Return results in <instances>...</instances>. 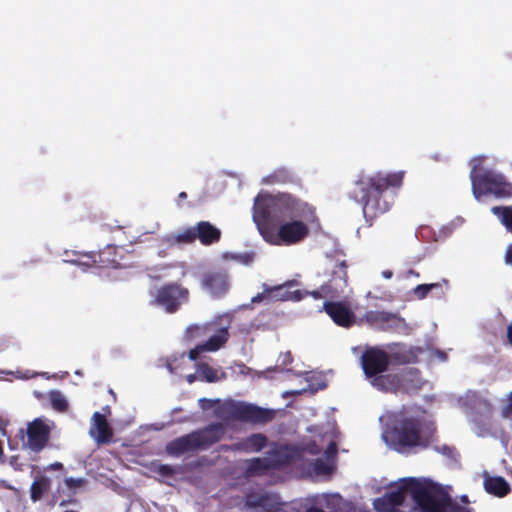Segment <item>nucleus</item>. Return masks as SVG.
<instances>
[{
    "instance_id": "45",
    "label": "nucleus",
    "mask_w": 512,
    "mask_h": 512,
    "mask_svg": "<svg viewBox=\"0 0 512 512\" xmlns=\"http://www.w3.org/2000/svg\"><path fill=\"white\" fill-rule=\"evenodd\" d=\"M278 361L281 366H287L293 362V356L291 352L287 351L279 356Z\"/></svg>"
},
{
    "instance_id": "56",
    "label": "nucleus",
    "mask_w": 512,
    "mask_h": 512,
    "mask_svg": "<svg viewBox=\"0 0 512 512\" xmlns=\"http://www.w3.org/2000/svg\"><path fill=\"white\" fill-rule=\"evenodd\" d=\"M170 472V469L167 465L162 464V475H168Z\"/></svg>"
},
{
    "instance_id": "19",
    "label": "nucleus",
    "mask_w": 512,
    "mask_h": 512,
    "mask_svg": "<svg viewBox=\"0 0 512 512\" xmlns=\"http://www.w3.org/2000/svg\"><path fill=\"white\" fill-rule=\"evenodd\" d=\"M420 370L417 368H405L399 372V393L417 394L423 387Z\"/></svg>"
},
{
    "instance_id": "31",
    "label": "nucleus",
    "mask_w": 512,
    "mask_h": 512,
    "mask_svg": "<svg viewBox=\"0 0 512 512\" xmlns=\"http://www.w3.org/2000/svg\"><path fill=\"white\" fill-rule=\"evenodd\" d=\"M301 292L304 293L303 299L307 296H312L314 299H334L339 297L337 293H334V290L331 288V285L327 284L326 282L322 284L319 289L313 291L301 290Z\"/></svg>"
},
{
    "instance_id": "6",
    "label": "nucleus",
    "mask_w": 512,
    "mask_h": 512,
    "mask_svg": "<svg viewBox=\"0 0 512 512\" xmlns=\"http://www.w3.org/2000/svg\"><path fill=\"white\" fill-rule=\"evenodd\" d=\"M409 495L421 512H441L451 497L440 485L414 478L408 484Z\"/></svg>"
},
{
    "instance_id": "30",
    "label": "nucleus",
    "mask_w": 512,
    "mask_h": 512,
    "mask_svg": "<svg viewBox=\"0 0 512 512\" xmlns=\"http://www.w3.org/2000/svg\"><path fill=\"white\" fill-rule=\"evenodd\" d=\"M391 363L404 365L417 362V355L412 349H400L389 354Z\"/></svg>"
},
{
    "instance_id": "44",
    "label": "nucleus",
    "mask_w": 512,
    "mask_h": 512,
    "mask_svg": "<svg viewBox=\"0 0 512 512\" xmlns=\"http://www.w3.org/2000/svg\"><path fill=\"white\" fill-rule=\"evenodd\" d=\"M10 466L16 471L23 470V464L20 462V457L18 455H13L9 458Z\"/></svg>"
},
{
    "instance_id": "33",
    "label": "nucleus",
    "mask_w": 512,
    "mask_h": 512,
    "mask_svg": "<svg viewBox=\"0 0 512 512\" xmlns=\"http://www.w3.org/2000/svg\"><path fill=\"white\" fill-rule=\"evenodd\" d=\"M197 373L201 381L213 383L220 380L218 371L211 367L208 363H200L197 368Z\"/></svg>"
},
{
    "instance_id": "13",
    "label": "nucleus",
    "mask_w": 512,
    "mask_h": 512,
    "mask_svg": "<svg viewBox=\"0 0 512 512\" xmlns=\"http://www.w3.org/2000/svg\"><path fill=\"white\" fill-rule=\"evenodd\" d=\"M364 320L376 329L383 331L398 330L404 325V319L398 314L387 312L370 310L364 314Z\"/></svg>"
},
{
    "instance_id": "28",
    "label": "nucleus",
    "mask_w": 512,
    "mask_h": 512,
    "mask_svg": "<svg viewBox=\"0 0 512 512\" xmlns=\"http://www.w3.org/2000/svg\"><path fill=\"white\" fill-rule=\"evenodd\" d=\"M50 489V480L46 476L37 477L30 487V498L33 502L42 499L43 495Z\"/></svg>"
},
{
    "instance_id": "14",
    "label": "nucleus",
    "mask_w": 512,
    "mask_h": 512,
    "mask_svg": "<svg viewBox=\"0 0 512 512\" xmlns=\"http://www.w3.org/2000/svg\"><path fill=\"white\" fill-rule=\"evenodd\" d=\"M272 469L282 468L294 463L301 456L296 447L290 445H274L266 454Z\"/></svg>"
},
{
    "instance_id": "17",
    "label": "nucleus",
    "mask_w": 512,
    "mask_h": 512,
    "mask_svg": "<svg viewBox=\"0 0 512 512\" xmlns=\"http://www.w3.org/2000/svg\"><path fill=\"white\" fill-rule=\"evenodd\" d=\"M322 309L338 326L349 328L355 323L354 313L343 302L326 301Z\"/></svg>"
},
{
    "instance_id": "57",
    "label": "nucleus",
    "mask_w": 512,
    "mask_h": 512,
    "mask_svg": "<svg viewBox=\"0 0 512 512\" xmlns=\"http://www.w3.org/2000/svg\"><path fill=\"white\" fill-rule=\"evenodd\" d=\"M383 276L387 279L391 278L392 277V272L391 271H383Z\"/></svg>"
},
{
    "instance_id": "3",
    "label": "nucleus",
    "mask_w": 512,
    "mask_h": 512,
    "mask_svg": "<svg viewBox=\"0 0 512 512\" xmlns=\"http://www.w3.org/2000/svg\"><path fill=\"white\" fill-rule=\"evenodd\" d=\"M134 242H136L135 235L125 236V239L115 237L114 243L107 244L98 252L72 251V254L77 256V258L65 260V262L97 268H127L132 263L129 261L131 258L130 252L125 247L131 246Z\"/></svg>"
},
{
    "instance_id": "2",
    "label": "nucleus",
    "mask_w": 512,
    "mask_h": 512,
    "mask_svg": "<svg viewBox=\"0 0 512 512\" xmlns=\"http://www.w3.org/2000/svg\"><path fill=\"white\" fill-rule=\"evenodd\" d=\"M403 172H376L360 174L349 192V197L362 204L366 222L372 225L379 216L388 212L394 204L396 190L403 184Z\"/></svg>"
},
{
    "instance_id": "26",
    "label": "nucleus",
    "mask_w": 512,
    "mask_h": 512,
    "mask_svg": "<svg viewBox=\"0 0 512 512\" xmlns=\"http://www.w3.org/2000/svg\"><path fill=\"white\" fill-rule=\"evenodd\" d=\"M102 229L106 232H109L113 235L112 239L115 237H122L125 239V236L135 235L136 242H138L137 232L134 231L133 226L129 222L120 223L118 220H115L114 223H103Z\"/></svg>"
},
{
    "instance_id": "42",
    "label": "nucleus",
    "mask_w": 512,
    "mask_h": 512,
    "mask_svg": "<svg viewBox=\"0 0 512 512\" xmlns=\"http://www.w3.org/2000/svg\"><path fill=\"white\" fill-rule=\"evenodd\" d=\"M86 484V480L84 478H73L69 477L65 479V485L69 489H76L84 486Z\"/></svg>"
},
{
    "instance_id": "5",
    "label": "nucleus",
    "mask_w": 512,
    "mask_h": 512,
    "mask_svg": "<svg viewBox=\"0 0 512 512\" xmlns=\"http://www.w3.org/2000/svg\"><path fill=\"white\" fill-rule=\"evenodd\" d=\"M224 435V427L221 423L210 424L203 429L181 436L167 444L169 454L180 455L186 452L206 449L220 441Z\"/></svg>"
},
{
    "instance_id": "16",
    "label": "nucleus",
    "mask_w": 512,
    "mask_h": 512,
    "mask_svg": "<svg viewBox=\"0 0 512 512\" xmlns=\"http://www.w3.org/2000/svg\"><path fill=\"white\" fill-rule=\"evenodd\" d=\"M347 268L346 260L330 259L329 261L326 273L329 279L326 283L331 285L334 293H337L338 296L344 292V289L348 285Z\"/></svg>"
},
{
    "instance_id": "40",
    "label": "nucleus",
    "mask_w": 512,
    "mask_h": 512,
    "mask_svg": "<svg viewBox=\"0 0 512 512\" xmlns=\"http://www.w3.org/2000/svg\"><path fill=\"white\" fill-rule=\"evenodd\" d=\"M151 280V288L150 295L152 297V303L159 304L160 303V287L158 286L157 277H150Z\"/></svg>"
},
{
    "instance_id": "48",
    "label": "nucleus",
    "mask_w": 512,
    "mask_h": 512,
    "mask_svg": "<svg viewBox=\"0 0 512 512\" xmlns=\"http://www.w3.org/2000/svg\"><path fill=\"white\" fill-rule=\"evenodd\" d=\"M203 351L205 350L201 348V344L197 345L195 348L189 351V358L191 360H196L199 357L200 353Z\"/></svg>"
},
{
    "instance_id": "32",
    "label": "nucleus",
    "mask_w": 512,
    "mask_h": 512,
    "mask_svg": "<svg viewBox=\"0 0 512 512\" xmlns=\"http://www.w3.org/2000/svg\"><path fill=\"white\" fill-rule=\"evenodd\" d=\"M506 229L512 232V206H494L491 209Z\"/></svg>"
},
{
    "instance_id": "37",
    "label": "nucleus",
    "mask_w": 512,
    "mask_h": 512,
    "mask_svg": "<svg viewBox=\"0 0 512 512\" xmlns=\"http://www.w3.org/2000/svg\"><path fill=\"white\" fill-rule=\"evenodd\" d=\"M434 288H440V284L431 283V284H419L413 289V294L417 299H424L428 293Z\"/></svg>"
},
{
    "instance_id": "35",
    "label": "nucleus",
    "mask_w": 512,
    "mask_h": 512,
    "mask_svg": "<svg viewBox=\"0 0 512 512\" xmlns=\"http://www.w3.org/2000/svg\"><path fill=\"white\" fill-rule=\"evenodd\" d=\"M49 400L52 408L58 412H65L68 409V402L66 398L58 390L49 392Z\"/></svg>"
},
{
    "instance_id": "12",
    "label": "nucleus",
    "mask_w": 512,
    "mask_h": 512,
    "mask_svg": "<svg viewBox=\"0 0 512 512\" xmlns=\"http://www.w3.org/2000/svg\"><path fill=\"white\" fill-rule=\"evenodd\" d=\"M189 291L177 283L162 286V308L166 313H175L188 301Z\"/></svg>"
},
{
    "instance_id": "46",
    "label": "nucleus",
    "mask_w": 512,
    "mask_h": 512,
    "mask_svg": "<svg viewBox=\"0 0 512 512\" xmlns=\"http://www.w3.org/2000/svg\"><path fill=\"white\" fill-rule=\"evenodd\" d=\"M502 415H503V417H506V418L512 416V392L508 396V403L504 407V409L502 411Z\"/></svg>"
},
{
    "instance_id": "34",
    "label": "nucleus",
    "mask_w": 512,
    "mask_h": 512,
    "mask_svg": "<svg viewBox=\"0 0 512 512\" xmlns=\"http://www.w3.org/2000/svg\"><path fill=\"white\" fill-rule=\"evenodd\" d=\"M272 469L268 462L267 456L264 458H253L249 461L247 472L251 475H261L265 471Z\"/></svg>"
},
{
    "instance_id": "24",
    "label": "nucleus",
    "mask_w": 512,
    "mask_h": 512,
    "mask_svg": "<svg viewBox=\"0 0 512 512\" xmlns=\"http://www.w3.org/2000/svg\"><path fill=\"white\" fill-rule=\"evenodd\" d=\"M484 488L487 493L502 498L511 492V487L501 476H485Z\"/></svg>"
},
{
    "instance_id": "9",
    "label": "nucleus",
    "mask_w": 512,
    "mask_h": 512,
    "mask_svg": "<svg viewBox=\"0 0 512 512\" xmlns=\"http://www.w3.org/2000/svg\"><path fill=\"white\" fill-rule=\"evenodd\" d=\"M228 413L233 419L250 424H267L276 416L273 409L244 402H233L228 408Z\"/></svg>"
},
{
    "instance_id": "43",
    "label": "nucleus",
    "mask_w": 512,
    "mask_h": 512,
    "mask_svg": "<svg viewBox=\"0 0 512 512\" xmlns=\"http://www.w3.org/2000/svg\"><path fill=\"white\" fill-rule=\"evenodd\" d=\"M314 471L317 474H328L331 470L323 460L317 459L314 463Z\"/></svg>"
},
{
    "instance_id": "47",
    "label": "nucleus",
    "mask_w": 512,
    "mask_h": 512,
    "mask_svg": "<svg viewBox=\"0 0 512 512\" xmlns=\"http://www.w3.org/2000/svg\"><path fill=\"white\" fill-rule=\"evenodd\" d=\"M265 285L266 284H263V292L262 293H258L256 296H254L252 298V302L253 303H259V302L263 301L266 298H270V293H266V291H265Z\"/></svg>"
},
{
    "instance_id": "10",
    "label": "nucleus",
    "mask_w": 512,
    "mask_h": 512,
    "mask_svg": "<svg viewBox=\"0 0 512 512\" xmlns=\"http://www.w3.org/2000/svg\"><path fill=\"white\" fill-rule=\"evenodd\" d=\"M391 358L388 352L374 346L365 349L361 356V367L370 381L378 375L387 372Z\"/></svg>"
},
{
    "instance_id": "39",
    "label": "nucleus",
    "mask_w": 512,
    "mask_h": 512,
    "mask_svg": "<svg viewBox=\"0 0 512 512\" xmlns=\"http://www.w3.org/2000/svg\"><path fill=\"white\" fill-rule=\"evenodd\" d=\"M231 258L243 265H250L255 258L254 252H244L231 255Z\"/></svg>"
},
{
    "instance_id": "27",
    "label": "nucleus",
    "mask_w": 512,
    "mask_h": 512,
    "mask_svg": "<svg viewBox=\"0 0 512 512\" xmlns=\"http://www.w3.org/2000/svg\"><path fill=\"white\" fill-rule=\"evenodd\" d=\"M414 478L403 479L396 490L386 493L384 496L396 509L403 505L406 495H409L408 484Z\"/></svg>"
},
{
    "instance_id": "59",
    "label": "nucleus",
    "mask_w": 512,
    "mask_h": 512,
    "mask_svg": "<svg viewBox=\"0 0 512 512\" xmlns=\"http://www.w3.org/2000/svg\"><path fill=\"white\" fill-rule=\"evenodd\" d=\"M178 197L180 199H185V198H187V193L186 192H181Z\"/></svg>"
},
{
    "instance_id": "38",
    "label": "nucleus",
    "mask_w": 512,
    "mask_h": 512,
    "mask_svg": "<svg viewBox=\"0 0 512 512\" xmlns=\"http://www.w3.org/2000/svg\"><path fill=\"white\" fill-rule=\"evenodd\" d=\"M195 230V226L185 229L182 233L177 235L176 240L182 243H193L195 240H197Z\"/></svg>"
},
{
    "instance_id": "29",
    "label": "nucleus",
    "mask_w": 512,
    "mask_h": 512,
    "mask_svg": "<svg viewBox=\"0 0 512 512\" xmlns=\"http://www.w3.org/2000/svg\"><path fill=\"white\" fill-rule=\"evenodd\" d=\"M267 442L268 439L264 434L254 433L244 439L241 445L246 451L260 452L264 447H266Z\"/></svg>"
},
{
    "instance_id": "8",
    "label": "nucleus",
    "mask_w": 512,
    "mask_h": 512,
    "mask_svg": "<svg viewBox=\"0 0 512 512\" xmlns=\"http://www.w3.org/2000/svg\"><path fill=\"white\" fill-rule=\"evenodd\" d=\"M220 326L216 327L217 321L208 323L206 325H192L188 327L187 334L189 338L195 339L207 335L210 332L213 334L208 338L206 342L201 344V348L214 352L222 348L229 339V329L231 327L232 318L226 314L218 318Z\"/></svg>"
},
{
    "instance_id": "23",
    "label": "nucleus",
    "mask_w": 512,
    "mask_h": 512,
    "mask_svg": "<svg viewBox=\"0 0 512 512\" xmlns=\"http://www.w3.org/2000/svg\"><path fill=\"white\" fill-rule=\"evenodd\" d=\"M370 384L385 393H399V373H382L374 377Z\"/></svg>"
},
{
    "instance_id": "41",
    "label": "nucleus",
    "mask_w": 512,
    "mask_h": 512,
    "mask_svg": "<svg viewBox=\"0 0 512 512\" xmlns=\"http://www.w3.org/2000/svg\"><path fill=\"white\" fill-rule=\"evenodd\" d=\"M441 512H471L468 507L461 506L458 503L454 502L451 497L448 500V504L445 506V509Z\"/></svg>"
},
{
    "instance_id": "50",
    "label": "nucleus",
    "mask_w": 512,
    "mask_h": 512,
    "mask_svg": "<svg viewBox=\"0 0 512 512\" xmlns=\"http://www.w3.org/2000/svg\"><path fill=\"white\" fill-rule=\"evenodd\" d=\"M265 500H266V497H265V496H260V497L257 499V501H256V502L251 503L250 505H251V506H264V504H265V503H264V502H265Z\"/></svg>"
},
{
    "instance_id": "52",
    "label": "nucleus",
    "mask_w": 512,
    "mask_h": 512,
    "mask_svg": "<svg viewBox=\"0 0 512 512\" xmlns=\"http://www.w3.org/2000/svg\"><path fill=\"white\" fill-rule=\"evenodd\" d=\"M49 469H51V470L63 469V464L60 462H54V463L50 464Z\"/></svg>"
},
{
    "instance_id": "18",
    "label": "nucleus",
    "mask_w": 512,
    "mask_h": 512,
    "mask_svg": "<svg viewBox=\"0 0 512 512\" xmlns=\"http://www.w3.org/2000/svg\"><path fill=\"white\" fill-rule=\"evenodd\" d=\"M476 407L479 411L472 412L473 430L478 437H485L490 434L487 424L493 413V405L486 399H478Z\"/></svg>"
},
{
    "instance_id": "53",
    "label": "nucleus",
    "mask_w": 512,
    "mask_h": 512,
    "mask_svg": "<svg viewBox=\"0 0 512 512\" xmlns=\"http://www.w3.org/2000/svg\"><path fill=\"white\" fill-rule=\"evenodd\" d=\"M4 461H5V453H4V449H3V444L0 441V462L3 463Z\"/></svg>"
},
{
    "instance_id": "4",
    "label": "nucleus",
    "mask_w": 512,
    "mask_h": 512,
    "mask_svg": "<svg viewBox=\"0 0 512 512\" xmlns=\"http://www.w3.org/2000/svg\"><path fill=\"white\" fill-rule=\"evenodd\" d=\"M435 428L423 430V423L416 417H402L396 420L388 432L391 445L397 452L407 448H427L435 442Z\"/></svg>"
},
{
    "instance_id": "1",
    "label": "nucleus",
    "mask_w": 512,
    "mask_h": 512,
    "mask_svg": "<svg viewBox=\"0 0 512 512\" xmlns=\"http://www.w3.org/2000/svg\"><path fill=\"white\" fill-rule=\"evenodd\" d=\"M317 220L315 207L290 193L261 192L254 199L253 221L269 244H297Z\"/></svg>"
},
{
    "instance_id": "58",
    "label": "nucleus",
    "mask_w": 512,
    "mask_h": 512,
    "mask_svg": "<svg viewBox=\"0 0 512 512\" xmlns=\"http://www.w3.org/2000/svg\"><path fill=\"white\" fill-rule=\"evenodd\" d=\"M329 451L331 452H336V444L335 443H330L329 447H328Z\"/></svg>"
},
{
    "instance_id": "54",
    "label": "nucleus",
    "mask_w": 512,
    "mask_h": 512,
    "mask_svg": "<svg viewBox=\"0 0 512 512\" xmlns=\"http://www.w3.org/2000/svg\"><path fill=\"white\" fill-rule=\"evenodd\" d=\"M507 338L510 344H512V325L507 328Z\"/></svg>"
},
{
    "instance_id": "51",
    "label": "nucleus",
    "mask_w": 512,
    "mask_h": 512,
    "mask_svg": "<svg viewBox=\"0 0 512 512\" xmlns=\"http://www.w3.org/2000/svg\"><path fill=\"white\" fill-rule=\"evenodd\" d=\"M200 404H201V407L203 409H207L211 406V401L208 400V399H205V398H202L199 400Z\"/></svg>"
},
{
    "instance_id": "7",
    "label": "nucleus",
    "mask_w": 512,
    "mask_h": 512,
    "mask_svg": "<svg viewBox=\"0 0 512 512\" xmlns=\"http://www.w3.org/2000/svg\"><path fill=\"white\" fill-rule=\"evenodd\" d=\"M470 178L472 191L476 199L483 195L492 194L496 198H507L512 196V184L507 182L505 177L493 170L485 169L477 171L474 167L471 170Z\"/></svg>"
},
{
    "instance_id": "22",
    "label": "nucleus",
    "mask_w": 512,
    "mask_h": 512,
    "mask_svg": "<svg viewBox=\"0 0 512 512\" xmlns=\"http://www.w3.org/2000/svg\"><path fill=\"white\" fill-rule=\"evenodd\" d=\"M197 240L204 246H209L220 241L221 231L208 221H200L195 225Z\"/></svg>"
},
{
    "instance_id": "55",
    "label": "nucleus",
    "mask_w": 512,
    "mask_h": 512,
    "mask_svg": "<svg viewBox=\"0 0 512 512\" xmlns=\"http://www.w3.org/2000/svg\"><path fill=\"white\" fill-rule=\"evenodd\" d=\"M305 512H325V511H323L322 509L317 508V507H310Z\"/></svg>"
},
{
    "instance_id": "36",
    "label": "nucleus",
    "mask_w": 512,
    "mask_h": 512,
    "mask_svg": "<svg viewBox=\"0 0 512 512\" xmlns=\"http://www.w3.org/2000/svg\"><path fill=\"white\" fill-rule=\"evenodd\" d=\"M433 449L443 455L444 457L451 459V460H457L459 457V453L457 452V449L454 446H450L448 444L443 445H435L433 446Z\"/></svg>"
},
{
    "instance_id": "60",
    "label": "nucleus",
    "mask_w": 512,
    "mask_h": 512,
    "mask_svg": "<svg viewBox=\"0 0 512 512\" xmlns=\"http://www.w3.org/2000/svg\"><path fill=\"white\" fill-rule=\"evenodd\" d=\"M409 273H411L412 275H416V276H418V275H419V273L414 272L413 270H410V271H409Z\"/></svg>"
},
{
    "instance_id": "49",
    "label": "nucleus",
    "mask_w": 512,
    "mask_h": 512,
    "mask_svg": "<svg viewBox=\"0 0 512 512\" xmlns=\"http://www.w3.org/2000/svg\"><path fill=\"white\" fill-rule=\"evenodd\" d=\"M505 263L512 266V244H509L506 248L504 255Z\"/></svg>"
},
{
    "instance_id": "20",
    "label": "nucleus",
    "mask_w": 512,
    "mask_h": 512,
    "mask_svg": "<svg viewBox=\"0 0 512 512\" xmlns=\"http://www.w3.org/2000/svg\"><path fill=\"white\" fill-rule=\"evenodd\" d=\"M90 436L97 444H107L112 441L113 430L108 424L106 417L100 412H95L92 416Z\"/></svg>"
},
{
    "instance_id": "15",
    "label": "nucleus",
    "mask_w": 512,
    "mask_h": 512,
    "mask_svg": "<svg viewBox=\"0 0 512 512\" xmlns=\"http://www.w3.org/2000/svg\"><path fill=\"white\" fill-rule=\"evenodd\" d=\"M26 445L34 452H40L47 445L50 437V428L41 419L36 418L30 422L26 430Z\"/></svg>"
},
{
    "instance_id": "25",
    "label": "nucleus",
    "mask_w": 512,
    "mask_h": 512,
    "mask_svg": "<svg viewBox=\"0 0 512 512\" xmlns=\"http://www.w3.org/2000/svg\"><path fill=\"white\" fill-rule=\"evenodd\" d=\"M297 177L295 173L287 167H279L265 176L262 180L264 184L275 185V184H290L296 182Z\"/></svg>"
},
{
    "instance_id": "21",
    "label": "nucleus",
    "mask_w": 512,
    "mask_h": 512,
    "mask_svg": "<svg viewBox=\"0 0 512 512\" xmlns=\"http://www.w3.org/2000/svg\"><path fill=\"white\" fill-rule=\"evenodd\" d=\"M296 284V281L289 280L283 284L269 286L265 285L266 293H270V298L278 301H300L304 293L301 290L290 291L289 288Z\"/></svg>"
},
{
    "instance_id": "11",
    "label": "nucleus",
    "mask_w": 512,
    "mask_h": 512,
    "mask_svg": "<svg viewBox=\"0 0 512 512\" xmlns=\"http://www.w3.org/2000/svg\"><path fill=\"white\" fill-rule=\"evenodd\" d=\"M201 285L214 299L224 297L230 289L228 271L220 268L205 272L201 279Z\"/></svg>"
}]
</instances>
